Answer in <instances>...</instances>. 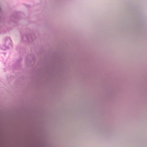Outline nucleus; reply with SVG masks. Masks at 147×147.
I'll list each match as a JSON object with an SVG mask.
<instances>
[{"instance_id":"obj_2","label":"nucleus","mask_w":147,"mask_h":147,"mask_svg":"<svg viewBox=\"0 0 147 147\" xmlns=\"http://www.w3.org/2000/svg\"><path fill=\"white\" fill-rule=\"evenodd\" d=\"M1 8H0V11H1Z\"/></svg>"},{"instance_id":"obj_1","label":"nucleus","mask_w":147,"mask_h":147,"mask_svg":"<svg viewBox=\"0 0 147 147\" xmlns=\"http://www.w3.org/2000/svg\"><path fill=\"white\" fill-rule=\"evenodd\" d=\"M8 40H9L10 41H11V40L10 39H8Z\"/></svg>"}]
</instances>
